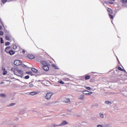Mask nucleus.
<instances>
[{
  "mask_svg": "<svg viewBox=\"0 0 127 127\" xmlns=\"http://www.w3.org/2000/svg\"><path fill=\"white\" fill-rule=\"evenodd\" d=\"M11 71L13 72L14 75L21 77V78H22L23 76V71L18 69V68L12 67L11 69Z\"/></svg>",
  "mask_w": 127,
  "mask_h": 127,
  "instance_id": "obj_1",
  "label": "nucleus"
},
{
  "mask_svg": "<svg viewBox=\"0 0 127 127\" xmlns=\"http://www.w3.org/2000/svg\"><path fill=\"white\" fill-rule=\"evenodd\" d=\"M53 96V93L51 92H49L46 94L45 99L46 100H50Z\"/></svg>",
  "mask_w": 127,
  "mask_h": 127,
  "instance_id": "obj_2",
  "label": "nucleus"
},
{
  "mask_svg": "<svg viewBox=\"0 0 127 127\" xmlns=\"http://www.w3.org/2000/svg\"><path fill=\"white\" fill-rule=\"evenodd\" d=\"M108 11L109 12V15L110 18L113 19V18H114V16H113L112 15V13H113V10H112V9L111 8H108Z\"/></svg>",
  "mask_w": 127,
  "mask_h": 127,
  "instance_id": "obj_3",
  "label": "nucleus"
},
{
  "mask_svg": "<svg viewBox=\"0 0 127 127\" xmlns=\"http://www.w3.org/2000/svg\"><path fill=\"white\" fill-rule=\"evenodd\" d=\"M21 63H22V62H21V61H19V60H15L14 62V64L16 66H19V65H21Z\"/></svg>",
  "mask_w": 127,
  "mask_h": 127,
  "instance_id": "obj_4",
  "label": "nucleus"
},
{
  "mask_svg": "<svg viewBox=\"0 0 127 127\" xmlns=\"http://www.w3.org/2000/svg\"><path fill=\"white\" fill-rule=\"evenodd\" d=\"M82 93L83 94H84V95H92V94H93L92 92H89L87 90H83Z\"/></svg>",
  "mask_w": 127,
  "mask_h": 127,
  "instance_id": "obj_5",
  "label": "nucleus"
},
{
  "mask_svg": "<svg viewBox=\"0 0 127 127\" xmlns=\"http://www.w3.org/2000/svg\"><path fill=\"white\" fill-rule=\"evenodd\" d=\"M43 68L44 71H47L49 70V66H48V64L43 65Z\"/></svg>",
  "mask_w": 127,
  "mask_h": 127,
  "instance_id": "obj_6",
  "label": "nucleus"
},
{
  "mask_svg": "<svg viewBox=\"0 0 127 127\" xmlns=\"http://www.w3.org/2000/svg\"><path fill=\"white\" fill-rule=\"evenodd\" d=\"M78 100H85V95H81L78 97Z\"/></svg>",
  "mask_w": 127,
  "mask_h": 127,
  "instance_id": "obj_7",
  "label": "nucleus"
},
{
  "mask_svg": "<svg viewBox=\"0 0 127 127\" xmlns=\"http://www.w3.org/2000/svg\"><path fill=\"white\" fill-rule=\"evenodd\" d=\"M65 125H68V123L65 121H63L61 124L59 125V126L61 127L62 126H65Z\"/></svg>",
  "mask_w": 127,
  "mask_h": 127,
  "instance_id": "obj_8",
  "label": "nucleus"
},
{
  "mask_svg": "<svg viewBox=\"0 0 127 127\" xmlns=\"http://www.w3.org/2000/svg\"><path fill=\"white\" fill-rule=\"evenodd\" d=\"M64 103H70V98H64Z\"/></svg>",
  "mask_w": 127,
  "mask_h": 127,
  "instance_id": "obj_9",
  "label": "nucleus"
},
{
  "mask_svg": "<svg viewBox=\"0 0 127 127\" xmlns=\"http://www.w3.org/2000/svg\"><path fill=\"white\" fill-rule=\"evenodd\" d=\"M10 47H7L5 49V52H6V53H8V52L10 51Z\"/></svg>",
  "mask_w": 127,
  "mask_h": 127,
  "instance_id": "obj_10",
  "label": "nucleus"
},
{
  "mask_svg": "<svg viewBox=\"0 0 127 127\" xmlns=\"http://www.w3.org/2000/svg\"><path fill=\"white\" fill-rule=\"evenodd\" d=\"M37 94H38V92H34V91L30 92V95L31 96H35V95H37Z\"/></svg>",
  "mask_w": 127,
  "mask_h": 127,
  "instance_id": "obj_11",
  "label": "nucleus"
},
{
  "mask_svg": "<svg viewBox=\"0 0 127 127\" xmlns=\"http://www.w3.org/2000/svg\"><path fill=\"white\" fill-rule=\"evenodd\" d=\"M28 58H29V59H34L35 57L33 55H28Z\"/></svg>",
  "mask_w": 127,
  "mask_h": 127,
  "instance_id": "obj_12",
  "label": "nucleus"
},
{
  "mask_svg": "<svg viewBox=\"0 0 127 127\" xmlns=\"http://www.w3.org/2000/svg\"><path fill=\"white\" fill-rule=\"evenodd\" d=\"M41 63L42 64V65H44V66H45V65H48L47 62L45 61H41Z\"/></svg>",
  "mask_w": 127,
  "mask_h": 127,
  "instance_id": "obj_13",
  "label": "nucleus"
},
{
  "mask_svg": "<svg viewBox=\"0 0 127 127\" xmlns=\"http://www.w3.org/2000/svg\"><path fill=\"white\" fill-rule=\"evenodd\" d=\"M10 37H11L10 35H5V39L6 40H8V41L10 40Z\"/></svg>",
  "mask_w": 127,
  "mask_h": 127,
  "instance_id": "obj_14",
  "label": "nucleus"
},
{
  "mask_svg": "<svg viewBox=\"0 0 127 127\" xmlns=\"http://www.w3.org/2000/svg\"><path fill=\"white\" fill-rule=\"evenodd\" d=\"M31 70L33 72H34V73H38V70L35 68H32Z\"/></svg>",
  "mask_w": 127,
  "mask_h": 127,
  "instance_id": "obj_15",
  "label": "nucleus"
},
{
  "mask_svg": "<svg viewBox=\"0 0 127 127\" xmlns=\"http://www.w3.org/2000/svg\"><path fill=\"white\" fill-rule=\"evenodd\" d=\"M9 1V0H1V4H4L6 2Z\"/></svg>",
  "mask_w": 127,
  "mask_h": 127,
  "instance_id": "obj_16",
  "label": "nucleus"
},
{
  "mask_svg": "<svg viewBox=\"0 0 127 127\" xmlns=\"http://www.w3.org/2000/svg\"><path fill=\"white\" fill-rule=\"evenodd\" d=\"M2 70L3 71V75H6L7 74V71L5 70V68H2Z\"/></svg>",
  "mask_w": 127,
  "mask_h": 127,
  "instance_id": "obj_17",
  "label": "nucleus"
},
{
  "mask_svg": "<svg viewBox=\"0 0 127 127\" xmlns=\"http://www.w3.org/2000/svg\"><path fill=\"white\" fill-rule=\"evenodd\" d=\"M10 55H13L15 53L14 51L12 50H10L8 53Z\"/></svg>",
  "mask_w": 127,
  "mask_h": 127,
  "instance_id": "obj_18",
  "label": "nucleus"
},
{
  "mask_svg": "<svg viewBox=\"0 0 127 127\" xmlns=\"http://www.w3.org/2000/svg\"><path fill=\"white\" fill-rule=\"evenodd\" d=\"M105 104H106V105H109V106H111L112 105V102L111 101H106Z\"/></svg>",
  "mask_w": 127,
  "mask_h": 127,
  "instance_id": "obj_19",
  "label": "nucleus"
},
{
  "mask_svg": "<svg viewBox=\"0 0 127 127\" xmlns=\"http://www.w3.org/2000/svg\"><path fill=\"white\" fill-rule=\"evenodd\" d=\"M60 127L59 125H56L54 124H52L50 125V127Z\"/></svg>",
  "mask_w": 127,
  "mask_h": 127,
  "instance_id": "obj_20",
  "label": "nucleus"
},
{
  "mask_svg": "<svg viewBox=\"0 0 127 127\" xmlns=\"http://www.w3.org/2000/svg\"><path fill=\"white\" fill-rule=\"evenodd\" d=\"M73 127H81V124H75L73 126Z\"/></svg>",
  "mask_w": 127,
  "mask_h": 127,
  "instance_id": "obj_21",
  "label": "nucleus"
},
{
  "mask_svg": "<svg viewBox=\"0 0 127 127\" xmlns=\"http://www.w3.org/2000/svg\"><path fill=\"white\" fill-rule=\"evenodd\" d=\"M28 86H29V88H33V84H32L31 82H30L28 84Z\"/></svg>",
  "mask_w": 127,
  "mask_h": 127,
  "instance_id": "obj_22",
  "label": "nucleus"
},
{
  "mask_svg": "<svg viewBox=\"0 0 127 127\" xmlns=\"http://www.w3.org/2000/svg\"><path fill=\"white\" fill-rule=\"evenodd\" d=\"M118 69H119L120 71H122L123 72H125L126 71L125 69L122 68L121 66L118 67Z\"/></svg>",
  "mask_w": 127,
  "mask_h": 127,
  "instance_id": "obj_23",
  "label": "nucleus"
},
{
  "mask_svg": "<svg viewBox=\"0 0 127 127\" xmlns=\"http://www.w3.org/2000/svg\"><path fill=\"white\" fill-rule=\"evenodd\" d=\"M59 83H60V84H62V85H64L65 84V83L62 81V80L59 81Z\"/></svg>",
  "mask_w": 127,
  "mask_h": 127,
  "instance_id": "obj_24",
  "label": "nucleus"
},
{
  "mask_svg": "<svg viewBox=\"0 0 127 127\" xmlns=\"http://www.w3.org/2000/svg\"><path fill=\"white\" fill-rule=\"evenodd\" d=\"M52 67H53V68H55V69H58V67H57V66H56L54 64H52Z\"/></svg>",
  "mask_w": 127,
  "mask_h": 127,
  "instance_id": "obj_25",
  "label": "nucleus"
},
{
  "mask_svg": "<svg viewBox=\"0 0 127 127\" xmlns=\"http://www.w3.org/2000/svg\"><path fill=\"white\" fill-rule=\"evenodd\" d=\"M90 78H91V77H90V76L86 75V76H85V80H89V79H90Z\"/></svg>",
  "mask_w": 127,
  "mask_h": 127,
  "instance_id": "obj_26",
  "label": "nucleus"
},
{
  "mask_svg": "<svg viewBox=\"0 0 127 127\" xmlns=\"http://www.w3.org/2000/svg\"><path fill=\"white\" fill-rule=\"evenodd\" d=\"M84 88H86V89L88 90V91H91V87L89 86H84Z\"/></svg>",
  "mask_w": 127,
  "mask_h": 127,
  "instance_id": "obj_27",
  "label": "nucleus"
},
{
  "mask_svg": "<svg viewBox=\"0 0 127 127\" xmlns=\"http://www.w3.org/2000/svg\"><path fill=\"white\" fill-rule=\"evenodd\" d=\"M109 3L110 4H114V0H110L109 1Z\"/></svg>",
  "mask_w": 127,
  "mask_h": 127,
  "instance_id": "obj_28",
  "label": "nucleus"
},
{
  "mask_svg": "<svg viewBox=\"0 0 127 127\" xmlns=\"http://www.w3.org/2000/svg\"><path fill=\"white\" fill-rule=\"evenodd\" d=\"M13 49H17V45H14L13 46Z\"/></svg>",
  "mask_w": 127,
  "mask_h": 127,
  "instance_id": "obj_29",
  "label": "nucleus"
},
{
  "mask_svg": "<svg viewBox=\"0 0 127 127\" xmlns=\"http://www.w3.org/2000/svg\"><path fill=\"white\" fill-rule=\"evenodd\" d=\"M10 45V43L8 42H7L5 43V46H7L8 45Z\"/></svg>",
  "mask_w": 127,
  "mask_h": 127,
  "instance_id": "obj_30",
  "label": "nucleus"
},
{
  "mask_svg": "<svg viewBox=\"0 0 127 127\" xmlns=\"http://www.w3.org/2000/svg\"><path fill=\"white\" fill-rule=\"evenodd\" d=\"M99 115H100V118H104V114L103 113H100L99 114Z\"/></svg>",
  "mask_w": 127,
  "mask_h": 127,
  "instance_id": "obj_31",
  "label": "nucleus"
},
{
  "mask_svg": "<svg viewBox=\"0 0 127 127\" xmlns=\"http://www.w3.org/2000/svg\"><path fill=\"white\" fill-rule=\"evenodd\" d=\"M3 43V39L2 38H0V43L2 44Z\"/></svg>",
  "mask_w": 127,
  "mask_h": 127,
  "instance_id": "obj_32",
  "label": "nucleus"
},
{
  "mask_svg": "<svg viewBox=\"0 0 127 127\" xmlns=\"http://www.w3.org/2000/svg\"><path fill=\"white\" fill-rule=\"evenodd\" d=\"M24 79L26 80H27V79H29V75H26L24 77Z\"/></svg>",
  "mask_w": 127,
  "mask_h": 127,
  "instance_id": "obj_33",
  "label": "nucleus"
},
{
  "mask_svg": "<svg viewBox=\"0 0 127 127\" xmlns=\"http://www.w3.org/2000/svg\"><path fill=\"white\" fill-rule=\"evenodd\" d=\"M0 97H1L2 98H4V97H5V95L3 94H0Z\"/></svg>",
  "mask_w": 127,
  "mask_h": 127,
  "instance_id": "obj_34",
  "label": "nucleus"
},
{
  "mask_svg": "<svg viewBox=\"0 0 127 127\" xmlns=\"http://www.w3.org/2000/svg\"><path fill=\"white\" fill-rule=\"evenodd\" d=\"M97 127H104V126L102 125H98Z\"/></svg>",
  "mask_w": 127,
  "mask_h": 127,
  "instance_id": "obj_35",
  "label": "nucleus"
},
{
  "mask_svg": "<svg viewBox=\"0 0 127 127\" xmlns=\"http://www.w3.org/2000/svg\"><path fill=\"white\" fill-rule=\"evenodd\" d=\"M0 21L1 24L2 25L3 27H4V26L3 25V23L1 22V19L0 18Z\"/></svg>",
  "mask_w": 127,
  "mask_h": 127,
  "instance_id": "obj_36",
  "label": "nucleus"
},
{
  "mask_svg": "<svg viewBox=\"0 0 127 127\" xmlns=\"http://www.w3.org/2000/svg\"><path fill=\"white\" fill-rule=\"evenodd\" d=\"M0 35H3V32L0 31Z\"/></svg>",
  "mask_w": 127,
  "mask_h": 127,
  "instance_id": "obj_37",
  "label": "nucleus"
},
{
  "mask_svg": "<svg viewBox=\"0 0 127 127\" xmlns=\"http://www.w3.org/2000/svg\"><path fill=\"white\" fill-rule=\"evenodd\" d=\"M38 75H43V73L39 72Z\"/></svg>",
  "mask_w": 127,
  "mask_h": 127,
  "instance_id": "obj_38",
  "label": "nucleus"
},
{
  "mask_svg": "<svg viewBox=\"0 0 127 127\" xmlns=\"http://www.w3.org/2000/svg\"><path fill=\"white\" fill-rule=\"evenodd\" d=\"M25 52H26L25 50H23L22 53L24 54L25 53Z\"/></svg>",
  "mask_w": 127,
  "mask_h": 127,
  "instance_id": "obj_39",
  "label": "nucleus"
},
{
  "mask_svg": "<svg viewBox=\"0 0 127 127\" xmlns=\"http://www.w3.org/2000/svg\"><path fill=\"white\" fill-rule=\"evenodd\" d=\"M26 73L27 74H31V72L30 71L27 72Z\"/></svg>",
  "mask_w": 127,
  "mask_h": 127,
  "instance_id": "obj_40",
  "label": "nucleus"
},
{
  "mask_svg": "<svg viewBox=\"0 0 127 127\" xmlns=\"http://www.w3.org/2000/svg\"><path fill=\"white\" fill-rule=\"evenodd\" d=\"M122 1H123L124 2H127V0H122Z\"/></svg>",
  "mask_w": 127,
  "mask_h": 127,
  "instance_id": "obj_41",
  "label": "nucleus"
},
{
  "mask_svg": "<svg viewBox=\"0 0 127 127\" xmlns=\"http://www.w3.org/2000/svg\"><path fill=\"white\" fill-rule=\"evenodd\" d=\"M0 30H2V27L0 25Z\"/></svg>",
  "mask_w": 127,
  "mask_h": 127,
  "instance_id": "obj_42",
  "label": "nucleus"
},
{
  "mask_svg": "<svg viewBox=\"0 0 127 127\" xmlns=\"http://www.w3.org/2000/svg\"><path fill=\"white\" fill-rule=\"evenodd\" d=\"M16 0H9V1H15Z\"/></svg>",
  "mask_w": 127,
  "mask_h": 127,
  "instance_id": "obj_43",
  "label": "nucleus"
},
{
  "mask_svg": "<svg viewBox=\"0 0 127 127\" xmlns=\"http://www.w3.org/2000/svg\"><path fill=\"white\" fill-rule=\"evenodd\" d=\"M16 80H17V81H19V79H16Z\"/></svg>",
  "mask_w": 127,
  "mask_h": 127,
  "instance_id": "obj_44",
  "label": "nucleus"
},
{
  "mask_svg": "<svg viewBox=\"0 0 127 127\" xmlns=\"http://www.w3.org/2000/svg\"><path fill=\"white\" fill-rule=\"evenodd\" d=\"M11 79H14V77H13V78H11Z\"/></svg>",
  "mask_w": 127,
  "mask_h": 127,
  "instance_id": "obj_45",
  "label": "nucleus"
},
{
  "mask_svg": "<svg viewBox=\"0 0 127 127\" xmlns=\"http://www.w3.org/2000/svg\"><path fill=\"white\" fill-rule=\"evenodd\" d=\"M9 81H10V80H8V82H9Z\"/></svg>",
  "mask_w": 127,
  "mask_h": 127,
  "instance_id": "obj_46",
  "label": "nucleus"
}]
</instances>
